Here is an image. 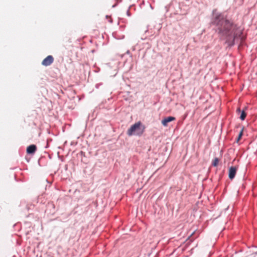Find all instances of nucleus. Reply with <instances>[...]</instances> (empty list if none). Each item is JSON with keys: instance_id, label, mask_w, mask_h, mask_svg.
<instances>
[{"instance_id": "obj_7", "label": "nucleus", "mask_w": 257, "mask_h": 257, "mask_svg": "<svg viewBox=\"0 0 257 257\" xmlns=\"http://www.w3.org/2000/svg\"><path fill=\"white\" fill-rule=\"evenodd\" d=\"M246 116V114H245V112L243 110L241 111V114H240V118L243 120L245 119V117Z\"/></svg>"}, {"instance_id": "obj_3", "label": "nucleus", "mask_w": 257, "mask_h": 257, "mask_svg": "<svg viewBox=\"0 0 257 257\" xmlns=\"http://www.w3.org/2000/svg\"><path fill=\"white\" fill-rule=\"evenodd\" d=\"M54 59L51 55L48 56L45 58L42 62V64L45 66L50 65L53 62Z\"/></svg>"}, {"instance_id": "obj_10", "label": "nucleus", "mask_w": 257, "mask_h": 257, "mask_svg": "<svg viewBox=\"0 0 257 257\" xmlns=\"http://www.w3.org/2000/svg\"><path fill=\"white\" fill-rule=\"evenodd\" d=\"M237 110L240 111V109L239 108L237 109Z\"/></svg>"}, {"instance_id": "obj_6", "label": "nucleus", "mask_w": 257, "mask_h": 257, "mask_svg": "<svg viewBox=\"0 0 257 257\" xmlns=\"http://www.w3.org/2000/svg\"><path fill=\"white\" fill-rule=\"evenodd\" d=\"M36 150V147L34 145H32L28 147L27 149V152L28 154H33Z\"/></svg>"}, {"instance_id": "obj_4", "label": "nucleus", "mask_w": 257, "mask_h": 257, "mask_svg": "<svg viewBox=\"0 0 257 257\" xmlns=\"http://www.w3.org/2000/svg\"><path fill=\"white\" fill-rule=\"evenodd\" d=\"M236 172V168L235 167H230L228 171V177L230 179H233Z\"/></svg>"}, {"instance_id": "obj_2", "label": "nucleus", "mask_w": 257, "mask_h": 257, "mask_svg": "<svg viewBox=\"0 0 257 257\" xmlns=\"http://www.w3.org/2000/svg\"><path fill=\"white\" fill-rule=\"evenodd\" d=\"M141 123L137 122L131 126V127L127 130V134L128 136L132 135H139L142 133L141 130Z\"/></svg>"}, {"instance_id": "obj_1", "label": "nucleus", "mask_w": 257, "mask_h": 257, "mask_svg": "<svg viewBox=\"0 0 257 257\" xmlns=\"http://www.w3.org/2000/svg\"><path fill=\"white\" fill-rule=\"evenodd\" d=\"M212 24L215 25L218 33L225 37L228 45L232 46L235 38L241 34V30L237 29L232 23L225 19L222 15L216 10L212 12Z\"/></svg>"}, {"instance_id": "obj_8", "label": "nucleus", "mask_w": 257, "mask_h": 257, "mask_svg": "<svg viewBox=\"0 0 257 257\" xmlns=\"http://www.w3.org/2000/svg\"><path fill=\"white\" fill-rule=\"evenodd\" d=\"M218 162H219L218 159L217 158H215L212 163L213 166H216L218 165Z\"/></svg>"}, {"instance_id": "obj_9", "label": "nucleus", "mask_w": 257, "mask_h": 257, "mask_svg": "<svg viewBox=\"0 0 257 257\" xmlns=\"http://www.w3.org/2000/svg\"><path fill=\"white\" fill-rule=\"evenodd\" d=\"M242 136V132H240L239 134V136H238V138L237 139V140H239V139L240 138V137H241Z\"/></svg>"}, {"instance_id": "obj_5", "label": "nucleus", "mask_w": 257, "mask_h": 257, "mask_svg": "<svg viewBox=\"0 0 257 257\" xmlns=\"http://www.w3.org/2000/svg\"><path fill=\"white\" fill-rule=\"evenodd\" d=\"M175 119V118L173 116H169L165 117L162 120V124H163V126H167L168 125V122L174 120Z\"/></svg>"}]
</instances>
